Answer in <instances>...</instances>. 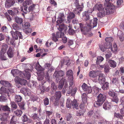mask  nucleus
<instances>
[{
  "label": "nucleus",
  "mask_w": 124,
  "mask_h": 124,
  "mask_svg": "<svg viewBox=\"0 0 124 124\" xmlns=\"http://www.w3.org/2000/svg\"><path fill=\"white\" fill-rule=\"evenodd\" d=\"M102 84V87L103 90H106L108 86L109 83L108 82H106L104 83H103Z\"/></svg>",
  "instance_id": "nucleus-39"
},
{
  "label": "nucleus",
  "mask_w": 124,
  "mask_h": 124,
  "mask_svg": "<svg viewBox=\"0 0 124 124\" xmlns=\"http://www.w3.org/2000/svg\"><path fill=\"white\" fill-rule=\"evenodd\" d=\"M59 26V28L58 29V30L60 31H66L67 30V27L65 26L63 24L58 25Z\"/></svg>",
  "instance_id": "nucleus-19"
},
{
  "label": "nucleus",
  "mask_w": 124,
  "mask_h": 124,
  "mask_svg": "<svg viewBox=\"0 0 124 124\" xmlns=\"http://www.w3.org/2000/svg\"><path fill=\"white\" fill-rule=\"evenodd\" d=\"M10 104L11 107L14 109H16L17 107V106L15 102L14 101H11L10 102Z\"/></svg>",
  "instance_id": "nucleus-52"
},
{
  "label": "nucleus",
  "mask_w": 124,
  "mask_h": 124,
  "mask_svg": "<svg viewBox=\"0 0 124 124\" xmlns=\"http://www.w3.org/2000/svg\"><path fill=\"white\" fill-rule=\"evenodd\" d=\"M6 53H4V52H2V53H1L0 52V57L1 60H7V58L6 56Z\"/></svg>",
  "instance_id": "nucleus-34"
},
{
  "label": "nucleus",
  "mask_w": 124,
  "mask_h": 124,
  "mask_svg": "<svg viewBox=\"0 0 124 124\" xmlns=\"http://www.w3.org/2000/svg\"><path fill=\"white\" fill-rule=\"evenodd\" d=\"M1 108L3 110L10 111V108L7 105L2 106Z\"/></svg>",
  "instance_id": "nucleus-48"
},
{
  "label": "nucleus",
  "mask_w": 124,
  "mask_h": 124,
  "mask_svg": "<svg viewBox=\"0 0 124 124\" xmlns=\"http://www.w3.org/2000/svg\"><path fill=\"white\" fill-rule=\"evenodd\" d=\"M110 48L111 51L113 52H115L117 50V46L116 44H114L113 45V46L112 47L111 45Z\"/></svg>",
  "instance_id": "nucleus-38"
},
{
  "label": "nucleus",
  "mask_w": 124,
  "mask_h": 124,
  "mask_svg": "<svg viewBox=\"0 0 124 124\" xmlns=\"http://www.w3.org/2000/svg\"><path fill=\"white\" fill-rule=\"evenodd\" d=\"M32 4V2L31 0H26L24 2L23 4L27 5H30Z\"/></svg>",
  "instance_id": "nucleus-55"
},
{
  "label": "nucleus",
  "mask_w": 124,
  "mask_h": 124,
  "mask_svg": "<svg viewBox=\"0 0 124 124\" xmlns=\"http://www.w3.org/2000/svg\"><path fill=\"white\" fill-rule=\"evenodd\" d=\"M44 103L45 106L48 105L49 104V99L46 98H45L44 100Z\"/></svg>",
  "instance_id": "nucleus-62"
},
{
  "label": "nucleus",
  "mask_w": 124,
  "mask_h": 124,
  "mask_svg": "<svg viewBox=\"0 0 124 124\" xmlns=\"http://www.w3.org/2000/svg\"><path fill=\"white\" fill-rule=\"evenodd\" d=\"M93 89L94 91L93 94L94 95H96L99 93V92L100 90L99 88L95 85L93 87Z\"/></svg>",
  "instance_id": "nucleus-32"
},
{
  "label": "nucleus",
  "mask_w": 124,
  "mask_h": 124,
  "mask_svg": "<svg viewBox=\"0 0 124 124\" xmlns=\"http://www.w3.org/2000/svg\"><path fill=\"white\" fill-rule=\"evenodd\" d=\"M108 94L109 96L112 97L116 95V93L113 91L112 90H109Z\"/></svg>",
  "instance_id": "nucleus-47"
},
{
  "label": "nucleus",
  "mask_w": 124,
  "mask_h": 124,
  "mask_svg": "<svg viewBox=\"0 0 124 124\" xmlns=\"http://www.w3.org/2000/svg\"><path fill=\"white\" fill-rule=\"evenodd\" d=\"M17 121L16 117L14 116H12L11 119L10 124H15Z\"/></svg>",
  "instance_id": "nucleus-40"
},
{
  "label": "nucleus",
  "mask_w": 124,
  "mask_h": 124,
  "mask_svg": "<svg viewBox=\"0 0 124 124\" xmlns=\"http://www.w3.org/2000/svg\"><path fill=\"white\" fill-rule=\"evenodd\" d=\"M92 91V88L90 86H88L87 88L85 91L86 92L88 93H91Z\"/></svg>",
  "instance_id": "nucleus-61"
},
{
  "label": "nucleus",
  "mask_w": 124,
  "mask_h": 124,
  "mask_svg": "<svg viewBox=\"0 0 124 124\" xmlns=\"http://www.w3.org/2000/svg\"><path fill=\"white\" fill-rule=\"evenodd\" d=\"M56 97V99L57 100H58L61 97V93L60 92L58 91L57 92L55 93Z\"/></svg>",
  "instance_id": "nucleus-49"
},
{
  "label": "nucleus",
  "mask_w": 124,
  "mask_h": 124,
  "mask_svg": "<svg viewBox=\"0 0 124 124\" xmlns=\"http://www.w3.org/2000/svg\"><path fill=\"white\" fill-rule=\"evenodd\" d=\"M69 29L68 31V33L70 35H73L75 33L74 31L71 29V26H69Z\"/></svg>",
  "instance_id": "nucleus-45"
},
{
  "label": "nucleus",
  "mask_w": 124,
  "mask_h": 124,
  "mask_svg": "<svg viewBox=\"0 0 124 124\" xmlns=\"http://www.w3.org/2000/svg\"><path fill=\"white\" fill-rule=\"evenodd\" d=\"M12 27L14 30L16 31L19 30L20 29L17 25L16 23L13 24L12 25Z\"/></svg>",
  "instance_id": "nucleus-53"
},
{
  "label": "nucleus",
  "mask_w": 124,
  "mask_h": 124,
  "mask_svg": "<svg viewBox=\"0 0 124 124\" xmlns=\"http://www.w3.org/2000/svg\"><path fill=\"white\" fill-rule=\"evenodd\" d=\"M106 6L110 10L111 9L113 10L115 9V7L112 4L110 3H109L108 4L106 5Z\"/></svg>",
  "instance_id": "nucleus-43"
},
{
  "label": "nucleus",
  "mask_w": 124,
  "mask_h": 124,
  "mask_svg": "<svg viewBox=\"0 0 124 124\" xmlns=\"http://www.w3.org/2000/svg\"><path fill=\"white\" fill-rule=\"evenodd\" d=\"M15 3L14 0H7L5 3V6L7 8L10 7Z\"/></svg>",
  "instance_id": "nucleus-13"
},
{
  "label": "nucleus",
  "mask_w": 124,
  "mask_h": 124,
  "mask_svg": "<svg viewBox=\"0 0 124 124\" xmlns=\"http://www.w3.org/2000/svg\"><path fill=\"white\" fill-rule=\"evenodd\" d=\"M0 83L1 84L5 87H9L11 86V84L8 81L1 80L0 81Z\"/></svg>",
  "instance_id": "nucleus-22"
},
{
  "label": "nucleus",
  "mask_w": 124,
  "mask_h": 124,
  "mask_svg": "<svg viewBox=\"0 0 124 124\" xmlns=\"http://www.w3.org/2000/svg\"><path fill=\"white\" fill-rule=\"evenodd\" d=\"M71 106L74 109H77L79 108L77 101L75 100H74L72 102Z\"/></svg>",
  "instance_id": "nucleus-23"
},
{
  "label": "nucleus",
  "mask_w": 124,
  "mask_h": 124,
  "mask_svg": "<svg viewBox=\"0 0 124 124\" xmlns=\"http://www.w3.org/2000/svg\"><path fill=\"white\" fill-rule=\"evenodd\" d=\"M85 106V105L84 104H81L80 105L79 107L81 109L79 110L80 112L82 115H83L84 113L86 111Z\"/></svg>",
  "instance_id": "nucleus-18"
},
{
  "label": "nucleus",
  "mask_w": 124,
  "mask_h": 124,
  "mask_svg": "<svg viewBox=\"0 0 124 124\" xmlns=\"http://www.w3.org/2000/svg\"><path fill=\"white\" fill-rule=\"evenodd\" d=\"M72 101L71 100L70 98H68L67 100L66 106L68 108H70L71 106Z\"/></svg>",
  "instance_id": "nucleus-33"
},
{
  "label": "nucleus",
  "mask_w": 124,
  "mask_h": 124,
  "mask_svg": "<svg viewBox=\"0 0 124 124\" xmlns=\"http://www.w3.org/2000/svg\"><path fill=\"white\" fill-rule=\"evenodd\" d=\"M64 72L62 70L59 71H56L53 75L54 77L56 78V79L58 81L61 78V77L63 76L64 75Z\"/></svg>",
  "instance_id": "nucleus-6"
},
{
  "label": "nucleus",
  "mask_w": 124,
  "mask_h": 124,
  "mask_svg": "<svg viewBox=\"0 0 124 124\" xmlns=\"http://www.w3.org/2000/svg\"><path fill=\"white\" fill-rule=\"evenodd\" d=\"M64 15L63 13H60L59 14L58 17V20L56 22V26H58L59 24L63 22L64 20Z\"/></svg>",
  "instance_id": "nucleus-10"
},
{
  "label": "nucleus",
  "mask_w": 124,
  "mask_h": 124,
  "mask_svg": "<svg viewBox=\"0 0 124 124\" xmlns=\"http://www.w3.org/2000/svg\"><path fill=\"white\" fill-rule=\"evenodd\" d=\"M112 97L111 100L112 101L117 104L119 101V99L116 95Z\"/></svg>",
  "instance_id": "nucleus-42"
},
{
  "label": "nucleus",
  "mask_w": 124,
  "mask_h": 124,
  "mask_svg": "<svg viewBox=\"0 0 124 124\" xmlns=\"http://www.w3.org/2000/svg\"><path fill=\"white\" fill-rule=\"evenodd\" d=\"M82 99L83 104L86 103L87 101V96L85 93H83L82 95Z\"/></svg>",
  "instance_id": "nucleus-27"
},
{
  "label": "nucleus",
  "mask_w": 124,
  "mask_h": 124,
  "mask_svg": "<svg viewBox=\"0 0 124 124\" xmlns=\"http://www.w3.org/2000/svg\"><path fill=\"white\" fill-rule=\"evenodd\" d=\"M111 108L110 103L108 102H105L103 106V108L105 110L109 109Z\"/></svg>",
  "instance_id": "nucleus-24"
},
{
  "label": "nucleus",
  "mask_w": 124,
  "mask_h": 124,
  "mask_svg": "<svg viewBox=\"0 0 124 124\" xmlns=\"http://www.w3.org/2000/svg\"><path fill=\"white\" fill-rule=\"evenodd\" d=\"M66 75L69 77V78H71L72 79L73 78V72L71 70H68L66 73Z\"/></svg>",
  "instance_id": "nucleus-28"
},
{
  "label": "nucleus",
  "mask_w": 124,
  "mask_h": 124,
  "mask_svg": "<svg viewBox=\"0 0 124 124\" xmlns=\"http://www.w3.org/2000/svg\"><path fill=\"white\" fill-rule=\"evenodd\" d=\"M61 38H62V41L63 43H65L67 42V38L64 36H64H62Z\"/></svg>",
  "instance_id": "nucleus-63"
},
{
  "label": "nucleus",
  "mask_w": 124,
  "mask_h": 124,
  "mask_svg": "<svg viewBox=\"0 0 124 124\" xmlns=\"http://www.w3.org/2000/svg\"><path fill=\"white\" fill-rule=\"evenodd\" d=\"M93 10H98L99 11L102 12L104 9L102 5L101 4H97L93 8Z\"/></svg>",
  "instance_id": "nucleus-9"
},
{
  "label": "nucleus",
  "mask_w": 124,
  "mask_h": 124,
  "mask_svg": "<svg viewBox=\"0 0 124 124\" xmlns=\"http://www.w3.org/2000/svg\"><path fill=\"white\" fill-rule=\"evenodd\" d=\"M90 19L89 26L91 28H93L96 26L97 24V19L96 18H94L93 20Z\"/></svg>",
  "instance_id": "nucleus-8"
},
{
  "label": "nucleus",
  "mask_w": 124,
  "mask_h": 124,
  "mask_svg": "<svg viewBox=\"0 0 124 124\" xmlns=\"http://www.w3.org/2000/svg\"><path fill=\"white\" fill-rule=\"evenodd\" d=\"M87 116L90 117L92 116L94 118L100 120L98 122V124H102L104 122V119L101 115L99 111L98 110L94 112L93 111H90L88 112Z\"/></svg>",
  "instance_id": "nucleus-1"
},
{
  "label": "nucleus",
  "mask_w": 124,
  "mask_h": 124,
  "mask_svg": "<svg viewBox=\"0 0 124 124\" xmlns=\"http://www.w3.org/2000/svg\"><path fill=\"white\" fill-rule=\"evenodd\" d=\"M104 60V58L101 56H98L97 58L96 63L99 64L101 62Z\"/></svg>",
  "instance_id": "nucleus-41"
},
{
  "label": "nucleus",
  "mask_w": 124,
  "mask_h": 124,
  "mask_svg": "<svg viewBox=\"0 0 124 124\" xmlns=\"http://www.w3.org/2000/svg\"><path fill=\"white\" fill-rule=\"evenodd\" d=\"M8 48V46L6 44H4L2 45V47L1 51V53L4 52V53L6 52V50Z\"/></svg>",
  "instance_id": "nucleus-37"
},
{
  "label": "nucleus",
  "mask_w": 124,
  "mask_h": 124,
  "mask_svg": "<svg viewBox=\"0 0 124 124\" xmlns=\"http://www.w3.org/2000/svg\"><path fill=\"white\" fill-rule=\"evenodd\" d=\"M92 11L91 9H89L87 11H85L83 13V17H84L86 20H90V16H89V14L91 13Z\"/></svg>",
  "instance_id": "nucleus-7"
},
{
  "label": "nucleus",
  "mask_w": 124,
  "mask_h": 124,
  "mask_svg": "<svg viewBox=\"0 0 124 124\" xmlns=\"http://www.w3.org/2000/svg\"><path fill=\"white\" fill-rule=\"evenodd\" d=\"M79 24L81 31L83 33L85 34V32L89 31L88 29L87 28L86 26L84 25L82 23H80Z\"/></svg>",
  "instance_id": "nucleus-11"
},
{
  "label": "nucleus",
  "mask_w": 124,
  "mask_h": 124,
  "mask_svg": "<svg viewBox=\"0 0 124 124\" xmlns=\"http://www.w3.org/2000/svg\"><path fill=\"white\" fill-rule=\"evenodd\" d=\"M27 91H30V90L27 88H23L21 90V91L24 94H25L27 92Z\"/></svg>",
  "instance_id": "nucleus-60"
},
{
  "label": "nucleus",
  "mask_w": 124,
  "mask_h": 124,
  "mask_svg": "<svg viewBox=\"0 0 124 124\" xmlns=\"http://www.w3.org/2000/svg\"><path fill=\"white\" fill-rule=\"evenodd\" d=\"M65 81V79L62 78L60 80L59 82L58 88L60 89H62L64 85V82Z\"/></svg>",
  "instance_id": "nucleus-25"
},
{
  "label": "nucleus",
  "mask_w": 124,
  "mask_h": 124,
  "mask_svg": "<svg viewBox=\"0 0 124 124\" xmlns=\"http://www.w3.org/2000/svg\"><path fill=\"white\" fill-rule=\"evenodd\" d=\"M105 76L103 74L101 73L99 75L98 78V80L100 84H103L104 83L105 81Z\"/></svg>",
  "instance_id": "nucleus-12"
},
{
  "label": "nucleus",
  "mask_w": 124,
  "mask_h": 124,
  "mask_svg": "<svg viewBox=\"0 0 124 124\" xmlns=\"http://www.w3.org/2000/svg\"><path fill=\"white\" fill-rule=\"evenodd\" d=\"M45 74H44L43 72H42L41 73L38 74V80L39 81H41L42 80L44 77Z\"/></svg>",
  "instance_id": "nucleus-35"
},
{
  "label": "nucleus",
  "mask_w": 124,
  "mask_h": 124,
  "mask_svg": "<svg viewBox=\"0 0 124 124\" xmlns=\"http://www.w3.org/2000/svg\"><path fill=\"white\" fill-rule=\"evenodd\" d=\"M83 7V4H82L81 6H79L77 7L74 10V12L75 13L79 14L82 10Z\"/></svg>",
  "instance_id": "nucleus-15"
},
{
  "label": "nucleus",
  "mask_w": 124,
  "mask_h": 124,
  "mask_svg": "<svg viewBox=\"0 0 124 124\" xmlns=\"http://www.w3.org/2000/svg\"><path fill=\"white\" fill-rule=\"evenodd\" d=\"M14 19L16 23L19 24H21L23 22V19L20 17L16 16L15 17Z\"/></svg>",
  "instance_id": "nucleus-30"
},
{
  "label": "nucleus",
  "mask_w": 124,
  "mask_h": 124,
  "mask_svg": "<svg viewBox=\"0 0 124 124\" xmlns=\"http://www.w3.org/2000/svg\"><path fill=\"white\" fill-rule=\"evenodd\" d=\"M108 63L111 67L114 68L116 67V63L114 60H110L107 61Z\"/></svg>",
  "instance_id": "nucleus-17"
},
{
  "label": "nucleus",
  "mask_w": 124,
  "mask_h": 124,
  "mask_svg": "<svg viewBox=\"0 0 124 124\" xmlns=\"http://www.w3.org/2000/svg\"><path fill=\"white\" fill-rule=\"evenodd\" d=\"M112 82L113 84L117 85L118 84V79L117 78H113Z\"/></svg>",
  "instance_id": "nucleus-50"
},
{
  "label": "nucleus",
  "mask_w": 124,
  "mask_h": 124,
  "mask_svg": "<svg viewBox=\"0 0 124 124\" xmlns=\"http://www.w3.org/2000/svg\"><path fill=\"white\" fill-rule=\"evenodd\" d=\"M75 16V15L72 12L70 13L67 16L68 22L70 23L71 19L74 18Z\"/></svg>",
  "instance_id": "nucleus-31"
},
{
  "label": "nucleus",
  "mask_w": 124,
  "mask_h": 124,
  "mask_svg": "<svg viewBox=\"0 0 124 124\" xmlns=\"http://www.w3.org/2000/svg\"><path fill=\"white\" fill-rule=\"evenodd\" d=\"M106 98V96L104 94L100 93L97 97V101H95L94 105L97 107L102 105Z\"/></svg>",
  "instance_id": "nucleus-2"
},
{
  "label": "nucleus",
  "mask_w": 124,
  "mask_h": 124,
  "mask_svg": "<svg viewBox=\"0 0 124 124\" xmlns=\"http://www.w3.org/2000/svg\"><path fill=\"white\" fill-rule=\"evenodd\" d=\"M72 87H69V88H67V89L66 88L65 91H67V94H69L71 93H72Z\"/></svg>",
  "instance_id": "nucleus-58"
},
{
  "label": "nucleus",
  "mask_w": 124,
  "mask_h": 124,
  "mask_svg": "<svg viewBox=\"0 0 124 124\" xmlns=\"http://www.w3.org/2000/svg\"><path fill=\"white\" fill-rule=\"evenodd\" d=\"M64 33L62 32L60 33L59 32H57L56 34V37L58 38H61L62 36H64Z\"/></svg>",
  "instance_id": "nucleus-56"
},
{
  "label": "nucleus",
  "mask_w": 124,
  "mask_h": 124,
  "mask_svg": "<svg viewBox=\"0 0 124 124\" xmlns=\"http://www.w3.org/2000/svg\"><path fill=\"white\" fill-rule=\"evenodd\" d=\"M89 75L91 78H94L97 76L98 74L96 72L94 71H91L89 73Z\"/></svg>",
  "instance_id": "nucleus-26"
},
{
  "label": "nucleus",
  "mask_w": 124,
  "mask_h": 124,
  "mask_svg": "<svg viewBox=\"0 0 124 124\" xmlns=\"http://www.w3.org/2000/svg\"><path fill=\"white\" fill-rule=\"evenodd\" d=\"M7 54L8 57L10 58H11L13 56L14 54L12 48L11 47L9 48Z\"/></svg>",
  "instance_id": "nucleus-29"
},
{
  "label": "nucleus",
  "mask_w": 124,
  "mask_h": 124,
  "mask_svg": "<svg viewBox=\"0 0 124 124\" xmlns=\"http://www.w3.org/2000/svg\"><path fill=\"white\" fill-rule=\"evenodd\" d=\"M30 25L29 23L28 22H25L24 24H23V27L25 29H28L30 27Z\"/></svg>",
  "instance_id": "nucleus-44"
},
{
  "label": "nucleus",
  "mask_w": 124,
  "mask_h": 124,
  "mask_svg": "<svg viewBox=\"0 0 124 124\" xmlns=\"http://www.w3.org/2000/svg\"><path fill=\"white\" fill-rule=\"evenodd\" d=\"M31 71V70L29 69L26 70L24 71V76L28 80L31 77V74L30 73Z\"/></svg>",
  "instance_id": "nucleus-16"
},
{
  "label": "nucleus",
  "mask_w": 124,
  "mask_h": 124,
  "mask_svg": "<svg viewBox=\"0 0 124 124\" xmlns=\"http://www.w3.org/2000/svg\"><path fill=\"white\" fill-rule=\"evenodd\" d=\"M113 38L112 37H107L105 39V40L107 43L105 44H106V45H110L111 46H110V47L111 48V42L113 40Z\"/></svg>",
  "instance_id": "nucleus-20"
},
{
  "label": "nucleus",
  "mask_w": 124,
  "mask_h": 124,
  "mask_svg": "<svg viewBox=\"0 0 124 124\" xmlns=\"http://www.w3.org/2000/svg\"><path fill=\"white\" fill-rule=\"evenodd\" d=\"M1 31L3 32H6L8 31V29L6 27L3 26L0 29Z\"/></svg>",
  "instance_id": "nucleus-57"
},
{
  "label": "nucleus",
  "mask_w": 124,
  "mask_h": 124,
  "mask_svg": "<svg viewBox=\"0 0 124 124\" xmlns=\"http://www.w3.org/2000/svg\"><path fill=\"white\" fill-rule=\"evenodd\" d=\"M14 80L16 83L19 84L21 85H25L26 84L27 82L26 80L17 77H16Z\"/></svg>",
  "instance_id": "nucleus-4"
},
{
  "label": "nucleus",
  "mask_w": 124,
  "mask_h": 124,
  "mask_svg": "<svg viewBox=\"0 0 124 124\" xmlns=\"http://www.w3.org/2000/svg\"><path fill=\"white\" fill-rule=\"evenodd\" d=\"M14 90L11 88H7L5 87H1L0 89V93L2 94L4 93H7L8 96L9 97L10 96L9 93H11L14 92Z\"/></svg>",
  "instance_id": "nucleus-3"
},
{
  "label": "nucleus",
  "mask_w": 124,
  "mask_h": 124,
  "mask_svg": "<svg viewBox=\"0 0 124 124\" xmlns=\"http://www.w3.org/2000/svg\"><path fill=\"white\" fill-rule=\"evenodd\" d=\"M110 13V10L108 7L105 8V10L104 9L102 11V13L104 15H108Z\"/></svg>",
  "instance_id": "nucleus-36"
},
{
  "label": "nucleus",
  "mask_w": 124,
  "mask_h": 124,
  "mask_svg": "<svg viewBox=\"0 0 124 124\" xmlns=\"http://www.w3.org/2000/svg\"><path fill=\"white\" fill-rule=\"evenodd\" d=\"M15 114L17 116H20L22 113V112L21 110L17 109L15 112Z\"/></svg>",
  "instance_id": "nucleus-54"
},
{
  "label": "nucleus",
  "mask_w": 124,
  "mask_h": 124,
  "mask_svg": "<svg viewBox=\"0 0 124 124\" xmlns=\"http://www.w3.org/2000/svg\"><path fill=\"white\" fill-rule=\"evenodd\" d=\"M105 67L104 68V71L106 72H108L109 70V67L108 65L107 64H105Z\"/></svg>",
  "instance_id": "nucleus-59"
},
{
  "label": "nucleus",
  "mask_w": 124,
  "mask_h": 124,
  "mask_svg": "<svg viewBox=\"0 0 124 124\" xmlns=\"http://www.w3.org/2000/svg\"><path fill=\"white\" fill-rule=\"evenodd\" d=\"M110 45H107L106 44H104V46H103L102 45L100 46L99 47L100 50L104 52L107 49H109L110 48Z\"/></svg>",
  "instance_id": "nucleus-21"
},
{
  "label": "nucleus",
  "mask_w": 124,
  "mask_h": 124,
  "mask_svg": "<svg viewBox=\"0 0 124 124\" xmlns=\"http://www.w3.org/2000/svg\"><path fill=\"white\" fill-rule=\"evenodd\" d=\"M120 101L121 103V104L120 105H122L123 107V108H124V96L121 97Z\"/></svg>",
  "instance_id": "nucleus-64"
},
{
  "label": "nucleus",
  "mask_w": 124,
  "mask_h": 124,
  "mask_svg": "<svg viewBox=\"0 0 124 124\" xmlns=\"http://www.w3.org/2000/svg\"><path fill=\"white\" fill-rule=\"evenodd\" d=\"M20 10L22 12H23L25 14L29 12V10L28 9L27 6L23 4L21 6Z\"/></svg>",
  "instance_id": "nucleus-14"
},
{
  "label": "nucleus",
  "mask_w": 124,
  "mask_h": 124,
  "mask_svg": "<svg viewBox=\"0 0 124 124\" xmlns=\"http://www.w3.org/2000/svg\"><path fill=\"white\" fill-rule=\"evenodd\" d=\"M15 101L17 102H20L22 99V97L20 95H16L15 96Z\"/></svg>",
  "instance_id": "nucleus-51"
},
{
  "label": "nucleus",
  "mask_w": 124,
  "mask_h": 124,
  "mask_svg": "<svg viewBox=\"0 0 124 124\" xmlns=\"http://www.w3.org/2000/svg\"><path fill=\"white\" fill-rule=\"evenodd\" d=\"M10 33L11 35H12L13 38L16 39H17L18 38V36L20 39L23 38V36L21 32L17 31H16L15 32L13 31H11Z\"/></svg>",
  "instance_id": "nucleus-5"
},
{
  "label": "nucleus",
  "mask_w": 124,
  "mask_h": 124,
  "mask_svg": "<svg viewBox=\"0 0 124 124\" xmlns=\"http://www.w3.org/2000/svg\"><path fill=\"white\" fill-rule=\"evenodd\" d=\"M11 72L14 77L16 76L19 73V71L17 69H13L11 70Z\"/></svg>",
  "instance_id": "nucleus-46"
}]
</instances>
